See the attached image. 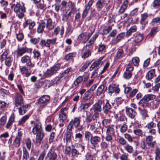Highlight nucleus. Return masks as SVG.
<instances>
[{
    "label": "nucleus",
    "mask_w": 160,
    "mask_h": 160,
    "mask_svg": "<svg viewBox=\"0 0 160 160\" xmlns=\"http://www.w3.org/2000/svg\"><path fill=\"white\" fill-rule=\"evenodd\" d=\"M61 64L57 63L48 68L44 72L45 78H50L53 75L57 73V71L60 69Z\"/></svg>",
    "instance_id": "1"
},
{
    "label": "nucleus",
    "mask_w": 160,
    "mask_h": 160,
    "mask_svg": "<svg viewBox=\"0 0 160 160\" xmlns=\"http://www.w3.org/2000/svg\"><path fill=\"white\" fill-rule=\"evenodd\" d=\"M14 6V11L16 13L19 18H22L24 16V13L25 12V8L24 5H21L18 3L13 5Z\"/></svg>",
    "instance_id": "2"
},
{
    "label": "nucleus",
    "mask_w": 160,
    "mask_h": 160,
    "mask_svg": "<svg viewBox=\"0 0 160 160\" xmlns=\"http://www.w3.org/2000/svg\"><path fill=\"white\" fill-rule=\"evenodd\" d=\"M32 132L34 135H41L44 134V133L41 128V124L38 121H35L34 126L32 129Z\"/></svg>",
    "instance_id": "3"
},
{
    "label": "nucleus",
    "mask_w": 160,
    "mask_h": 160,
    "mask_svg": "<svg viewBox=\"0 0 160 160\" xmlns=\"http://www.w3.org/2000/svg\"><path fill=\"white\" fill-rule=\"evenodd\" d=\"M57 38L47 39L46 40L42 39L39 43V44L42 47H45L50 48L51 45H55L56 43Z\"/></svg>",
    "instance_id": "4"
},
{
    "label": "nucleus",
    "mask_w": 160,
    "mask_h": 160,
    "mask_svg": "<svg viewBox=\"0 0 160 160\" xmlns=\"http://www.w3.org/2000/svg\"><path fill=\"white\" fill-rule=\"evenodd\" d=\"M68 109V107H65L62 108L60 110V113L59 115L58 120L59 121L63 123L64 121L66 120L68 118L67 115Z\"/></svg>",
    "instance_id": "5"
},
{
    "label": "nucleus",
    "mask_w": 160,
    "mask_h": 160,
    "mask_svg": "<svg viewBox=\"0 0 160 160\" xmlns=\"http://www.w3.org/2000/svg\"><path fill=\"white\" fill-rule=\"evenodd\" d=\"M22 135V132L21 130H18V134L13 142V146L15 148H18L20 146Z\"/></svg>",
    "instance_id": "6"
},
{
    "label": "nucleus",
    "mask_w": 160,
    "mask_h": 160,
    "mask_svg": "<svg viewBox=\"0 0 160 160\" xmlns=\"http://www.w3.org/2000/svg\"><path fill=\"white\" fill-rule=\"evenodd\" d=\"M93 32L94 31L88 33L86 32L81 33L78 36V39L82 41V43H85L92 35Z\"/></svg>",
    "instance_id": "7"
},
{
    "label": "nucleus",
    "mask_w": 160,
    "mask_h": 160,
    "mask_svg": "<svg viewBox=\"0 0 160 160\" xmlns=\"http://www.w3.org/2000/svg\"><path fill=\"white\" fill-rule=\"evenodd\" d=\"M113 127V125H111L108 126L107 127L106 138L109 141L110 140H112V137L114 136L115 132Z\"/></svg>",
    "instance_id": "8"
},
{
    "label": "nucleus",
    "mask_w": 160,
    "mask_h": 160,
    "mask_svg": "<svg viewBox=\"0 0 160 160\" xmlns=\"http://www.w3.org/2000/svg\"><path fill=\"white\" fill-rule=\"evenodd\" d=\"M80 122V118L79 117H76L72 119L69 122L67 127V129L70 131H72L73 127H75L76 125Z\"/></svg>",
    "instance_id": "9"
},
{
    "label": "nucleus",
    "mask_w": 160,
    "mask_h": 160,
    "mask_svg": "<svg viewBox=\"0 0 160 160\" xmlns=\"http://www.w3.org/2000/svg\"><path fill=\"white\" fill-rule=\"evenodd\" d=\"M50 99L49 96L43 95L37 100L35 103L36 104H43V105L42 106L44 107L47 104Z\"/></svg>",
    "instance_id": "10"
},
{
    "label": "nucleus",
    "mask_w": 160,
    "mask_h": 160,
    "mask_svg": "<svg viewBox=\"0 0 160 160\" xmlns=\"http://www.w3.org/2000/svg\"><path fill=\"white\" fill-rule=\"evenodd\" d=\"M104 103V100H99L93 106V110L94 113H98L102 111V105Z\"/></svg>",
    "instance_id": "11"
},
{
    "label": "nucleus",
    "mask_w": 160,
    "mask_h": 160,
    "mask_svg": "<svg viewBox=\"0 0 160 160\" xmlns=\"http://www.w3.org/2000/svg\"><path fill=\"white\" fill-rule=\"evenodd\" d=\"M21 62L22 63H26L27 66L33 68L34 66V64L32 63L30 59V57L28 55H25L22 57L21 59Z\"/></svg>",
    "instance_id": "12"
},
{
    "label": "nucleus",
    "mask_w": 160,
    "mask_h": 160,
    "mask_svg": "<svg viewBox=\"0 0 160 160\" xmlns=\"http://www.w3.org/2000/svg\"><path fill=\"white\" fill-rule=\"evenodd\" d=\"M57 155L55 152V149L52 148L47 154L46 158L48 160H55L57 158Z\"/></svg>",
    "instance_id": "13"
},
{
    "label": "nucleus",
    "mask_w": 160,
    "mask_h": 160,
    "mask_svg": "<svg viewBox=\"0 0 160 160\" xmlns=\"http://www.w3.org/2000/svg\"><path fill=\"white\" fill-rule=\"evenodd\" d=\"M15 104V106L18 107L21 106L23 103V100L22 96L19 93H16L14 96Z\"/></svg>",
    "instance_id": "14"
},
{
    "label": "nucleus",
    "mask_w": 160,
    "mask_h": 160,
    "mask_svg": "<svg viewBox=\"0 0 160 160\" xmlns=\"http://www.w3.org/2000/svg\"><path fill=\"white\" fill-rule=\"evenodd\" d=\"M125 109L126 115L131 119H134L136 114L135 110L128 106L126 107Z\"/></svg>",
    "instance_id": "15"
},
{
    "label": "nucleus",
    "mask_w": 160,
    "mask_h": 160,
    "mask_svg": "<svg viewBox=\"0 0 160 160\" xmlns=\"http://www.w3.org/2000/svg\"><path fill=\"white\" fill-rule=\"evenodd\" d=\"M101 141V138L98 136H94L90 140L91 144L94 147H98Z\"/></svg>",
    "instance_id": "16"
},
{
    "label": "nucleus",
    "mask_w": 160,
    "mask_h": 160,
    "mask_svg": "<svg viewBox=\"0 0 160 160\" xmlns=\"http://www.w3.org/2000/svg\"><path fill=\"white\" fill-rule=\"evenodd\" d=\"M120 91L118 85L114 83L111 84L108 87V92L112 93L115 92L116 93H118Z\"/></svg>",
    "instance_id": "17"
},
{
    "label": "nucleus",
    "mask_w": 160,
    "mask_h": 160,
    "mask_svg": "<svg viewBox=\"0 0 160 160\" xmlns=\"http://www.w3.org/2000/svg\"><path fill=\"white\" fill-rule=\"evenodd\" d=\"M99 116V113H94L92 116L91 114H87L85 119V120L87 123H90L92 121L94 120Z\"/></svg>",
    "instance_id": "18"
},
{
    "label": "nucleus",
    "mask_w": 160,
    "mask_h": 160,
    "mask_svg": "<svg viewBox=\"0 0 160 160\" xmlns=\"http://www.w3.org/2000/svg\"><path fill=\"white\" fill-rule=\"evenodd\" d=\"M72 131H70L67 129L66 133L65 134L64 140H66V146L70 144L71 141V136L72 134Z\"/></svg>",
    "instance_id": "19"
},
{
    "label": "nucleus",
    "mask_w": 160,
    "mask_h": 160,
    "mask_svg": "<svg viewBox=\"0 0 160 160\" xmlns=\"http://www.w3.org/2000/svg\"><path fill=\"white\" fill-rule=\"evenodd\" d=\"M148 17V14L146 13H145L141 15L140 23L142 25V29L144 28L145 25L148 23V22L146 20Z\"/></svg>",
    "instance_id": "20"
},
{
    "label": "nucleus",
    "mask_w": 160,
    "mask_h": 160,
    "mask_svg": "<svg viewBox=\"0 0 160 160\" xmlns=\"http://www.w3.org/2000/svg\"><path fill=\"white\" fill-rule=\"evenodd\" d=\"M112 106L109 103V102L107 101L105 105L102 107V111L105 114H108L112 112L111 111Z\"/></svg>",
    "instance_id": "21"
},
{
    "label": "nucleus",
    "mask_w": 160,
    "mask_h": 160,
    "mask_svg": "<svg viewBox=\"0 0 160 160\" xmlns=\"http://www.w3.org/2000/svg\"><path fill=\"white\" fill-rule=\"evenodd\" d=\"M102 58H100L97 61L93 62L90 68V70L92 71L95 68H97L98 69L102 64Z\"/></svg>",
    "instance_id": "22"
},
{
    "label": "nucleus",
    "mask_w": 160,
    "mask_h": 160,
    "mask_svg": "<svg viewBox=\"0 0 160 160\" xmlns=\"http://www.w3.org/2000/svg\"><path fill=\"white\" fill-rule=\"evenodd\" d=\"M138 110L140 115L143 119H145L146 118L149 117L148 111L146 108L138 107Z\"/></svg>",
    "instance_id": "23"
},
{
    "label": "nucleus",
    "mask_w": 160,
    "mask_h": 160,
    "mask_svg": "<svg viewBox=\"0 0 160 160\" xmlns=\"http://www.w3.org/2000/svg\"><path fill=\"white\" fill-rule=\"evenodd\" d=\"M105 140L107 142H102L100 143L101 148L103 150L107 149L110 146H111L112 145V140H110L109 141L106 138H105Z\"/></svg>",
    "instance_id": "24"
},
{
    "label": "nucleus",
    "mask_w": 160,
    "mask_h": 160,
    "mask_svg": "<svg viewBox=\"0 0 160 160\" xmlns=\"http://www.w3.org/2000/svg\"><path fill=\"white\" fill-rule=\"evenodd\" d=\"M139 105L138 107L146 108L149 106V103L143 97L138 103Z\"/></svg>",
    "instance_id": "25"
},
{
    "label": "nucleus",
    "mask_w": 160,
    "mask_h": 160,
    "mask_svg": "<svg viewBox=\"0 0 160 160\" xmlns=\"http://www.w3.org/2000/svg\"><path fill=\"white\" fill-rule=\"evenodd\" d=\"M107 89V88L103 84L100 85L98 88L96 94L97 96H99L103 93Z\"/></svg>",
    "instance_id": "26"
},
{
    "label": "nucleus",
    "mask_w": 160,
    "mask_h": 160,
    "mask_svg": "<svg viewBox=\"0 0 160 160\" xmlns=\"http://www.w3.org/2000/svg\"><path fill=\"white\" fill-rule=\"evenodd\" d=\"M20 70L21 74L22 75H24L25 74L26 77H28L31 74V72L30 69H29L26 66L22 67L20 68Z\"/></svg>",
    "instance_id": "27"
},
{
    "label": "nucleus",
    "mask_w": 160,
    "mask_h": 160,
    "mask_svg": "<svg viewBox=\"0 0 160 160\" xmlns=\"http://www.w3.org/2000/svg\"><path fill=\"white\" fill-rule=\"evenodd\" d=\"M92 103L91 102L87 103H82L79 107V110L80 111H84L85 110L88 109V108L92 105Z\"/></svg>",
    "instance_id": "28"
},
{
    "label": "nucleus",
    "mask_w": 160,
    "mask_h": 160,
    "mask_svg": "<svg viewBox=\"0 0 160 160\" xmlns=\"http://www.w3.org/2000/svg\"><path fill=\"white\" fill-rule=\"evenodd\" d=\"M128 4V0H125L123 2L122 5L120 7L118 11V15L121 14L123 13L127 9Z\"/></svg>",
    "instance_id": "29"
},
{
    "label": "nucleus",
    "mask_w": 160,
    "mask_h": 160,
    "mask_svg": "<svg viewBox=\"0 0 160 160\" xmlns=\"http://www.w3.org/2000/svg\"><path fill=\"white\" fill-rule=\"evenodd\" d=\"M43 150L40 154L37 160H43L46 154V151H47L48 146V144H45L44 145Z\"/></svg>",
    "instance_id": "30"
},
{
    "label": "nucleus",
    "mask_w": 160,
    "mask_h": 160,
    "mask_svg": "<svg viewBox=\"0 0 160 160\" xmlns=\"http://www.w3.org/2000/svg\"><path fill=\"white\" fill-rule=\"evenodd\" d=\"M155 70L154 69H151L147 73L146 77L148 80H151L155 76Z\"/></svg>",
    "instance_id": "31"
},
{
    "label": "nucleus",
    "mask_w": 160,
    "mask_h": 160,
    "mask_svg": "<svg viewBox=\"0 0 160 160\" xmlns=\"http://www.w3.org/2000/svg\"><path fill=\"white\" fill-rule=\"evenodd\" d=\"M28 51L27 48H18L16 51L17 57H20Z\"/></svg>",
    "instance_id": "32"
},
{
    "label": "nucleus",
    "mask_w": 160,
    "mask_h": 160,
    "mask_svg": "<svg viewBox=\"0 0 160 160\" xmlns=\"http://www.w3.org/2000/svg\"><path fill=\"white\" fill-rule=\"evenodd\" d=\"M14 115L12 113L6 125L5 126V128H6L8 129L10 128V126L12 125L14 121Z\"/></svg>",
    "instance_id": "33"
},
{
    "label": "nucleus",
    "mask_w": 160,
    "mask_h": 160,
    "mask_svg": "<svg viewBox=\"0 0 160 160\" xmlns=\"http://www.w3.org/2000/svg\"><path fill=\"white\" fill-rule=\"evenodd\" d=\"M46 28L48 30H50L53 29L55 27L54 24L53 23L52 20L51 18H49L47 20Z\"/></svg>",
    "instance_id": "34"
},
{
    "label": "nucleus",
    "mask_w": 160,
    "mask_h": 160,
    "mask_svg": "<svg viewBox=\"0 0 160 160\" xmlns=\"http://www.w3.org/2000/svg\"><path fill=\"white\" fill-rule=\"evenodd\" d=\"M124 54L123 48H120L118 49L115 56V59H118L122 58Z\"/></svg>",
    "instance_id": "35"
},
{
    "label": "nucleus",
    "mask_w": 160,
    "mask_h": 160,
    "mask_svg": "<svg viewBox=\"0 0 160 160\" xmlns=\"http://www.w3.org/2000/svg\"><path fill=\"white\" fill-rule=\"evenodd\" d=\"M29 158V153L25 147H22V160H28Z\"/></svg>",
    "instance_id": "36"
},
{
    "label": "nucleus",
    "mask_w": 160,
    "mask_h": 160,
    "mask_svg": "<svg viewBox=\"0 0 160 160\" xmlns=\"http://www.w3.org/2000/svg\"><path fill=\"white\" fill-rule=\"evenodd\" d=\"M105 0H98L96 3V7L97 9L100 10L104 6Z\"/></svg>",
    "instance_id": "37"
},
{
    "label": "nucleus",
    "mask_w": 160,
    "mask_h": 160,
    "mask_svg": "<svg viewBox=\"0 0 160 160\" xmlns=\"http://www.w3.org/2000/svg\"><path fill=\"white\" fill-rule=\"evenodd\" d=\"M30 106L29 105H27L21 106L18 109L20 115L24 114L27 110L28 107Z\"/></svg>",
    "instance_id": "38"
},
{
    "label": "nucleus",
    "mask_w": 160,
    "mask_h": 160,
    "mask_svg": "<svg viewBox=\"0 0 160 160\" xmlns=\"http://www.w3.org/2000/svg\"><path fill=\"white\" fill-rule=\"evenodd\" d=\"M98 32L96 33L89 41L88 42L89 44L86 45V47L89 46L93 44L94 43L96 38H98Z\"/></svg>",
    "instance_id": "39"
},
{
    "label": "nucleus",
    "mask_w": 160,
    "mask_h": 160,
    "mask_svg": "<svg viewBox=\"0 0 160 160\" xmlns=\"http://www.w3.org/2000/svg\"><path fill=\"white\" fill-rule=\"evenodd\" d=\"M154 160H160V148L157 146L154 150Z\"/></svg>",
    "instance_id": "40"
},
{
    "label": "nucleus",
    "mask_w": 160,
    "mask_h": 160,
    "mask_svg": "<svg viewBox=\"0 0 160 160\" xmlns=\"http://www.w3.org/2000/svg\"><path fill=\"white\" fill-rule=\"evenodd\" d=\"M85 146L81 143H78L77 144V148L80 155L85 152Z\"/></svg>",
    "instance_id": "41"
},
{
    "label": "nucleus",
    "mask_w": 160,
    "mask_h": 160,
    "mask_svg": "<svg viewBox=\"0 0 160 160\" xmlns=\"http://www.w3.org/2000/svg\"><path fill=\"white\" fill-rule=\"evenodd\" d=\"M44 134L41 135H36L35 144L37 146H39L41 144V141L42 139Z\"/></svg>",
    "instance_id": "42"
},
{
    "label": "nucleus",
    "mask_w": 160,
    "mask_h": 160,
    "mask_svg": "<svg viewBox=\"0 0 160 160\" xmlns=\"http://www.w3.org/2000/svg\"><path fill=\"white\" fill-rule=\"evenodd\" d=\"M125 33L124 32H121L118 34L117 37L114 40L113 43V44H115L121 40L125 36Z\"/></svg>",
    "instance_id": "43"
},
{
    "label": "nucleus",
    "mask_w": 160,
    "mask_h": 160,
    "mask_svg": "<svg viewBox=\"0 0 160 160\" xmlns=\"http://www.w3.org/2000/svg\"><path fill=\"white\" fill-rule=\"evenodd\" d=\"M46 26V23L44 22L40 24L37 28V32L38 33H42L44 31V29L45 28Z\"/></svg>",
    "instance_id": "44"
},
{
    "label": "nucleus",
    "mask_w": 160,
    "mask_h": 160,
    "mask_svg": "<svg viewBox=\"0 0 160 160\" xmlns=\"http://www.w3.org/2000/svg\"><path fill=\"white\" fill-rule=\"evenodd\" d=\"M83 78L82 76H79L77 78L76 80L74 82V85L75 86L76 88L78 87L79 84L81 83L83 81Z\"/></svg>",
    "instance_id": "45"
},
{
    "label": "nucleus",
    "mask_w": 160,
    "mask_h": 160,
    "mask_svg": "<svg viewBox=\"0 0 160 160\" xmlns=\"http://www.w3.org/2000/svg\"><path fill=\"white\" fill-rule=\"evenodd\" d=\"M91 55V52L89 49H87L85 51L81 52V57L83 58H86Z\"/></svg>",
    "instance_id": "46"
},
{
    "label": "nucleus",
    "mask_w": 160,
    "mask_h": 160,
    "mask_svg": "<svg viewBox=\"0 0 160 160\" xmlns=\"http://www.w3.org/2000/svg\"><path fill=\"white\" fill-rule=\"evenodd\" d=\"M92 92H90L89 91H87L84 93L82 98V100L84 101L88 100L90 99L92 96Z\"/></svg>",
    "instance_id": "47"
},
{
    "label": "nucleus",
    "mask_w": 160,
    "mask_h": 160,
    "mask_svg": "<svg viewBox=\"0 0 160 160\" xmlns=\"http://www.w3.org/2000/svg\"><path fill=\"white\" fill-rule=\"evenodd\" d=\"M45 80L42 79H39L35 84V88H41L45 83Z\"/></svg>",
    "instance_id": "48"
},
{
    "label": "nucleus",
    "mask_w": 160,
    "mask_h": 160,
    "mask_svg": "<svg viewBox=\"0 0 160 160\" xmlns=\"http://www.w3.org/2000/svg\"><path fill=\"white\" fill-rule=\"evenodd\" d=\"M68 6L69 8V9L68 11V12L73 13L75 10V5L72 1H69L68 2Z\"/></svg>",
    "instance_id": "49"
},
{
    "label": "nucleus",
    "mask_w": 160,
    "mask_h": 160,
    "mask_svg": "<svg viewBox=\"0 0 160 160\" xmlns=\"http://www.w3.org/2000/svg\"><path fill=\"white\" fill-rule=\"evenodd\" d=\"M135 37L134 42L136 43H138L141 42L143 38L142 35L141 34H136L135 35Z\"/></svg>",
    "instance_id": "50"
},
{
    "label": "nucleus",
    "mask_w": 160,
    "mask_h": 160,
    "mask_svg": "<svg viewBox=\"0 0 160 160\" xmlns=\"http://www.w3.org/2000/svg\"><path fill=\"white\" fill-rule=\"evenodd\" d=\"M96 122H93L91 123H89L87 124V128L90 131H93L96 128L95 124Z\"/></svg>",
    "instance_id": "51"
},
{
    "label": "nucleus",
    "mask_w": 160,
    "mask_h": 160,
    "mask_svg": "<svg viewBox=\"0 0 160 160\" xmlns=\"http://www.w3.org/2000/svg\"><path fill=\"white\" fill-rule=\"evenodd\" d=\"M132 75V72L125 70L123 73V77L126 79H129L131 78Z\"/></svg>",
    "instance_id": "52"
},
{
    "label": "nucleus",
    "mask_w": 160,
    "mask_h": 160,
    "mask_svg": "<svg viewBox=\"0 0 160 160\" xmlns=\"http://www.w3.org/2000/svg\"><path fill=\"white\" fill-rule=\"evenodd\" d=\"M3 59L5 60V64L6 65L9 66L11 65V63L13 60V58L10 56L7 57Z\"/></svg>",
    "instance_id": "53"
},
{
    "label": "nucleus",
    "mask_w": 160,
    "mask_h": 160,
    "mask_svg": "<svg viewBox=\"0 0 160 160\" xmlns=\"http://www.w3.org/2000/svg\"><path fill=\"white\" fill-rule=\"evenodd\" d=\"M148 102L149 101L154 100L156 97L155 95L152 94H148L143 97Z\"/></svg>",
    "instance_id": "54"
},
{
    "label": "nucleus",
    "mask_w": 160,
    "mask_h": 160,
    "mask_svg": "<svg viewBox=\"0 0 160 160\" xmlns=\"http://www.w3.org/2000/svg\"><path fill=\"white\" fill-rule=\"evenodd\" d=\"M93 137L92 134L90 132L86 131L85 132L84 138L86 140L88 141Z\"/></svg>",
    "instance_id": "55"
},
{
    "label": "nucleus",
    "mask_w": 160,
    "mask_h": 160,
    "mask_svg": "<svg viewBox=\"0 0 160 160\" xmlns=\"http://www.w3.org/2000/svg\"><path fill=\"white\" fill-rule=\"evenodd\" d=\"M158 31V28L157 27H154L152 28L148 35L149 37H153L156 32Z\"/></svg>",
    "instance_id": "56"
},
{
    "label": "nucleus",
    "mask_w": 160,
    "mask_h": 160,
    "mask_svg": "<svg viewBox=\"0 0 160 160\" xmlns=\"http://www.w3.org/2000/svg\"><path fill=\"white\" fill-rule=\"evenodd\" d=\"M124 148L128 153H132L134 150L133 147L129 144H126L124 147Z\"/></svg>",
    "instance_id": "57"
},
{
    "label": "nucleus",
    "mask_w": 160,
    "mask_h": 160,
    "mask_svg": "<svg viewBox=\"0 0 160 160\" xmlns=\"http://www.w3.org/2000/svg\"><path fill=\"white\" fill-rule=\"evenodd\" d=\"M76 55V52H73L69 53L68 54L66 55L65 56V59L67 61H69L72 59Z\"/></svg>",
    "instance_id": "58"
},
{
    "label": "nucleus",
    "mask_w": 160,
    "mask_h": 160,
    "mask_svg": "<svg viewBox=\"0 0 160 160\" xmlns=\"http://www.w3.org/2000/svg\"><path fill=\"white\" fill-rule=\"evenodd\" d=\"M124 138L126 139L129 142H131L133 141L134 138L132 137L130 134L126 133L124 135Z\"/></svg>",
    "instance_id": "59"
},
{
    "label": "nucleus",
    "mask_w": 160,
    "mask_h": 160,
    "mask_svg": "<svg viewBox=\"0 0 160 160\" xmlns=\"http://www.w3.org/2000/svg\"><path fill=\"white\" fill-rule=\"evenodd\" d=\"M152 7L155 8H160V0H154L152 3Z\"/></svg>",
    "instance_id": "60"
},
{
    "label": "nucleus",
    "mask_w": 160,
    "mask_h": 160,
    "mask_svg": "<svg viewBox=\"0 0 160 160\" xmlns=\"http://www.w3.org/2000/svg\"><path fill=\"white\" fill-rule=\"evenodd\" d=\"M34 57L37 59H39L41 57V55L40 52L38 50L34 49L33 51Z\"/></svg>",
    "instance_id": "61"
},
{
    "label": "nucleus",
    "mask_w": 160,
    "mask_h": 160,
    "mask_svg": "<svg viewBox=\"0 0 160 160\" xmlns=\"http://www.w3.org/2000/svg\"><path fill=\"white\" fill-rule=\"evenodd\" d=\"M133 133L136 136L138 137H141L142 136L143 132L142 131L139 129H135L133 130Z\"/></svg>",
    "instance_id": "62"
},
{
    "label": "nucleus",
    "mask_w": 160,
    "mask_h": 160,
    "mask_svg": "<svg viewBox=\"0 0 160 160\" xmlns=\"http://www.w3.org/2000/svg\"><path fill=\"white\" fill-rule=\"evenodd\" d=\"M156 126V124L153 122H151L147 124L146 126V128L148 129H154Z\"/></svg>",
    "instance_id": "63"
},
{
    "label": "nucleus",
    "mask_w": 160,
    "mask_h": 160,
    "mask_svg": "<svg viewBox=\"0 0 160 160\" xmlns=\"http://www.w3.org/2000/svg\"><path fill=\"white\" fill-rule=\"evenodd\" d=\"M85 160H93V156L92 155L90 152H87L85 154Z\"/></svg>",
    "instance_id": "64"
}]
</instances>
